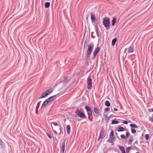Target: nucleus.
<instances>
[{
    "label": "nucleus",
    "instance_id": "nucleus-30",
    "mask_svg": "<svg viewBox=\"0 0 153 153\" xmlns=\"http://www.w3.org/2000/svg\"><path fill=\"white\" fill-rule=\"evenodd\" d=\"M114 136V131L113 130H112L110 133V134L109 137Z\"/></svg>",
    "mask_w": 153,
    "mask_h": 153
},
{
    "label": "nucleus",
    "instance_id": "nucleus-42",
    "mask_svg": "<svg viewBox=\"0 0 153 153\" xmlns=\"http://www.w3.org/2000/svg\"><path fill=\"white\" fill-rule=\"evenodd\" d=\"M112 137L114 140V141L116 139V137L114 136H112Z\"/></svg>",
    "mask_w": 153,
    "mask_h": 153
},
{
    "label": "nucleus",
    "instance_id": "nucleus-21",
    "mask_svg": "<svg viewBox=\"0 0 153 153\" xmlns=\"http://www.w3.org/2000/svg\"><path fill=\"white\" fill-rule=\"evenodd\" d=\"M117 21V19L116 18H113V20L111 21L112 25L114 26Z\"/></svg>",
    "mask_w": 153,
    "mask_h": 153
},
{
    "label": "nucleus",
    "instance_id": "nucleus-57",
    "mask_svg": "<svg viewBox=\"0 0 153 153\" xmlns=\"http://www.w3.org/2000/svg\"><path fill=\"white\" fill-rule=\"evenodd\" d=\"M93 33H91V34H92Z\"/></svg>",
    "mask_w": 153,
    "mask_h": 153
},
{
    "label": "nucleus",
    "instance_id": "nucleus-45",
    "mask_svg": "<svg viewBox=\"0 0 153 153\" xmlns=\"http://www.w3.org/2000/svg\"><path fill=\"white\" fill-rule=\"evenodd\" d=\"M105 120H108L109 119V118H108V117L107 116H105Z\"/></svg>",
    "mask_w": 153,
    "mask_h": 153
},
{
    "label": "nucleus",
    "instance_id": "nucleus-40",
    "mask_svg": "<svg viewBox=\"0 0 153 153\" xmlns=\"http://www.w3.org/2000/svg\"><path fill=\"white\" fill-rule=\"evenodd\" d=\"M52 129L53 130V132L56 134H57V132L55 130H54L53 129V127L52 126Z\"/></svg>",
    "mask_w": 153,
    "mask_h": 153
},
{
    "label": "nucleus",
    "instance_id": "nucleus-34",
    "mask_svg": "<svg viewBox=\"0 0 153 153\" xmlns=\"http://www.w3.org/2000/svg\"><path fill=\"white\" fill-rule=\"evenodd\" d=\"M0 140H1L0 142V146L1 147H2L3 145L4 144V143L1 140V139H0Z\"/></svg>",
    "mask_w": 153,
    "mask_h": 153
},
{
    "label": "nucleus",
    "instance_id": "nucleus-28",
    "mask_svg": "<svg viewBox=\"0 0 153 153\" xmlns=\"http://www.w3.org/2000/svg\"><path fill=\"white\" fill-rule=\"evenodd\" d=\"M131 148V147H128L126 149V153H128Z\"/></svg>",
    "mask_w": 153,
    "mask_h": 153
},
{
    "label": "nucleus",
    "instance_id": "nucleus-48",
    "mask_svg": "<svg viewBox=\"0 0 153 153\" xmlns=\"http://www.w3.org/2000/svg\"><path fill=\"white\" fill-rule=\"evenodd\" d=\"M127 50V48H126L125 50H124V53H125L126 52V51Z\"/></svg>",
    "mask_w": 153,
    "mask_h": 153
},
{
    "label": "nucleus",
    "instance_id": "nucleus-11",
    "mask_svg": "<svg viewBox=\"0 0 153 153\" xmlns=\"http://www.w3.org/2000/svg\"><path fill=\"white\" fill-rule=\"evenodd\" d=\"M56 98V95H54L49 97L46 99L49 102L53 101Z\"/></svg>",
    "mask_w": 153,
    "mask_h": 153
},
{
    "label": "nucleus",
    "instance_id": "nucleus-2",
    "mask_svg": "<svg viewBox=\"0 0 153 153\" xmlns=\"http://www.w3.org/2000/svg\"><path fill=\"white\" fill-rule=\"evenodd\" d=\"M102 23L106 30H108L110 29V20L108 17H105L103 18Z\"/></svg>",
    "mask_w": 153,
    "mask_h": 153
},
{
    "label": "nucleus",
    "instance_id": "nucleus-32",
    "mask_svg": "<svg viewBox=\"0 0 153 153\" xmlns=\"http://www.w3.org/2000/svg\"><path fill=\"white\" fill-rule=\"evenodd\" d=\"M149 135L148 134H146L145 135V138L146 140H147L149 139Z\"/></svg>",
    "mask_w": 153,
    "mask_h": 153
},
{
    "label": "nucleus",
    "instance_id": "nucleus-17",
    "mask_svg": "<svg viewBox=\"0 0 153 153\" xmlns=\"http://www.w3.org/2000/svg\"><path fill=\"white\" fill-rule=\"evenodd\" d=\"M130 127L132 128H138V127L137 126V125L134 124H131L130 125Z\"/></svg>",
    "mask_w": 153,
    "mask_h": 153
},
{
    "label": "nucleus",
    "instance_id": "nucleus-39",
    "mask_svg": "<svg viewBox=\"0 0 153 153\" xmlns=\"http://www.w3.org/2000/svg\"><path fill=\"white\" fill-rule=\"evenodd\" d=\"M126 137H128L129 134V133L128 132H126Z\"/></svg>",
    "mask_w": 153,
    "mask_h": 153
},
{
    "label": "nucleus",
    "instance_id": "nucleus-6",
    "mask_svg": "<svg viewBox=\"0 0 153 153\" xmlns=\"http://www.w3.org/2000/svg\"><path fill=\"white\" fill-rule=\"evenodd\" d=\"M85 109L86 110L88 115V116L92 115V110L88 106H85Z\"/></svg>",
    "mask_w": 153,
    "mask_h": 153
},
{
    "label": "nucleus",
    "instance_id": "nucleus-51",
    "mask_svg": "<svg viewBox=\"0 0 153 153\" xmlns=\"http://www.w3.org/2000/svg\"><path fill=\"white\" fill-rule=\"evenodd\" d=\"M131 144V142H129V141L128 142V144Z\"/></svg>",
    "mask_w": 153,
    "mask_h": 153
},
{
    "label": "nucleus",
    "instance_id": "nucleus-10",
    "mask_svg": "<svg viewBox=\"0 0 153 153\" xmlns=\"http://www.w3.org/2000/svg\"><path fill=\"white\" fill-rule=\"evenodd\" d=\"M134 46L133 45H131L128 48V51L129 53H132L134 51Z\"/></svg>",
    "mask_w": 153,
    "mask_h": 153
},
{
    "label": "nucleus",
    "instance_id": "nucleus-56",
    "mask_svg": "<svg viewBox=\"0 0 153 153\" xmlns=\"http://www.w3.org/2000/svg\"><path fill=\"white\" fill-rule=\"evenodd\" d=\"M152 111L153 112V108H152Z\"/></svg>",
    "mask_w": 153,
    "mask_h": 153
},
{
    "label": "nucleus",
    "instance_id": "nucleus-52",
    "mask_svg": "<svg viewBox=\"0 0 153 153\" xmlns=\"http://www.w3.org/2000/svg\"><path fill=\"white\" fill-rule=\"evenodd\" d=\"M40 103L39 102L38 103H37V105H39H39H40Z\"/></svg>",
    "mask_w": 153,
    "mask_h": 153
},
{
    "label": "nucleus",
    "instance_id": "nucleus-44",
    "mask_svg": "<svg viewBox=\"0 0 153 153\" xmlns=\"http://www.w3.org/2000/svg\"><path fill=\"white\" fill-rule=\"evenodd\" d=\"M88 43V41L87 40H86L84 44L86 45V44H87Z\"/></svg>",
    "mask_w": 153,
    "mask_h": 153
},
{
    "label": "nucleus",
    "instance_id": "nucleus-22",
    "mask_svg": "<svg viewBox=\"0 0 153 153\" xmlns=\"http://www.w3.org/2000/svg\"><path fill=\"white\" fill-rule=\"evenodd\" d=\"M118 147L120 150L122 151V153L125 151V148L124 147L120 146H119Z\"/></svg>",
    "mask_w": 153,
    "mask_h": 153
},
{
    "label": "nucleus",
    "instance_id": "nucleus-15",
    "mask_svg": "<svg viewBox=\"0 0 153 153\" xmlns=\"http://www.w3.org/2000/svg\"><path fill=\"white\" fill-rule=\"evenodd\" d=\"M94 111L95 113L97 114H99L98 115H99L100 112L98 108L97 107H94Z\"/></svg>",
    "mask_w": 153,
    "mask_h": 153
},
{
    "label": "nucleus",
    "instance_id": "nucleus-25",
    "mask_svg": "<svg viewBox=\"0 0 153 153\" xmlns=\"http://www.w3.org/2000/svg\"><path fill=\"white\" fill-rule=\"evenodd\" d=\"M118 123L119 122L118 121L115 120H113L111 122V124H116Z\"/></svg>",
    "mask_w": 153,
    "mask_h": 153
},
{
    "label": "nucleus",
    "instance_id": "nucleus-13",
    "mask_svg": "<svg viewBox=\"0 0 153 153\" xmlns=\"http://www.w3.org/2000/svg\"><path fill=\"white\" fill-rule=\"evenodd\" d=\"M47 96V94L46 93L45 91L42 94L41 96L39 98H38V99L44 98L46 97Z\"/></svg>",
    "mask_w": 153,
    "mask_h": 153
},
{
    "label": "nucleus",
    "instance_id": "nucleus-47",
    "mask_svg": "<svg viewBox=\"0 0 153 153\" xmlns=\"http://www.w3.org/2000/svg\"><path fill=\"white\" fill-rule=\"evenodd\" d=\"M114 111H118V109H117V108H114Z\"/></svg>",
    "mask_w": 153,
    "mask_h": 153
},
{
    "label": "nucleus",
    "instance_id": "nucleus-4",
    "mask_svg": "<svg viewBox=\"0 0 153 153\" xmlns=\"http://www.w3.org/2000/svg\"><path fill=\"white\" fill-rule=\"evenodd\" d=\"M88 88L89 90H91L92 87V80L91 77L89 76L87 79Z\"/></svg>",
    "mask_w": 153,
    "mask_h": 153
},
{
    "label": "nucleus",
    "instance_id": "nucleus-5",
    "mask_svg": "<svg viewBox=\"0 0 153 153\" xmlns=\"http://www.w3.org/2000/svg\"><path fill=\"white\" fill-rule=\"evenodd\" d=\"M100 49V47H97L95 49L93 52L94 56L93 58V59H95Z\"/></svg>",
    "mask_w": 153,
    "mask_h": 153
},
{
    "label": "nucleus",
    "instance_id": "nucleus-43",
    "mask_svg": "<svg viewBox=\"0 0 153 153\" xmlns=\"http://www.w3.org/2000/svg\"><path fill=\"white\" fill-rule=\"evenodd\" d=\"M64 79L65 80H66L67 79L68 77L66 76H65L64 77Z\"/></svg>",
    "mask_w": 153,
    "mask_h": 153
},
{
    "label": "nucleus",
    "instance_id": "nucleus-7",
    "mask_svg": "<svg viewBox=\"0 0 153 153\" xmlns=\"http://www.w3.org/2000/svg\"><path fill=\"white\" fill-rule=\"evenodd\" d=\"M104 132V130L103 128L101 129L100 135L98 139V140H99L100 139H102L103 137V133Z\"/></svg>",
    "mask_w": 153,
    "mask_h": 153
},
{
    "label": "nucleus",
    "instance_id": "nucleus-46",
    "mask_svg": "<svg viewBox=\"0 0 153 153\" xmlns=\"http://www.w3.org/2000/svg\"><path fill=\"white\" fill-rule=\"evenodd\" d=\"M86 45L84 44L83 47V49L84 50H85L86 48Z\"/></svg>",
    "mask_w": 153,
    "mask_h": 153
},
{
    "label": "nucleus",
    "instance_id": "nucleus-55",
    "mask_svg": "<svg viewBox=\"0 0 153 153\" xmlns=\"http://www.w3.org/2000/svg\"><path fill=\"white\" fill-rule=\"evenodd\" d=\"M136 153H139V152H136Z\"/></svg>",
    "mask_w": 153,
    "mask_h": 153
},
{
    "label": "nucleus",
    "instance_id": "nucleus-23",
    "mask_svg": "<svg viewBox=\"0 0 153 153\" xmlns=\"http://www.w3.org/2000/svg\"><path fill=\"white\" fill-rule=\"evenodd\" d=\"M50 3L49 2H47L45 3V6L46 8H48L50 6Z\"/></svg>",
    "mask_w": 153,
    "mask_h": 153
},
{
    "label": "nucleus",
    "instance_id": "nucleus-8",
    "mask_svg": "<svg viewBox=\"0 0 153 153\" xmlns=\"http://www.w3.org/2000/svg\"><path fill=\"white\" fill-rule=\"evenodd\" d=\"M91 14V19L92 23H95L96 20V16L95 14L92 13Z\"/></svg>",
    "mask_w": 153,
    "mask_h": 153
},
{
    "label": "nucleus",
    "instance_id": "nucleus-53",
    "mask_svg": "<svg viewBox=\"0 0 153 153\" xmlns=\"http://www.w3.org/2000/svg\"><path fill=\"white\" fill-rule=\"evenodd\" d=\"M135 143H137V141H136Z\"/></svg>",
    "mask_w": 153,
    "mask_h": 153
},
{
    "label": "nucleus",
    "instance_id": "nucleus-54",
    "mask_svg": "<svg viewBox=\"0 0 153 153\" xmlns=\"http://www.w3.org/2000/svg\"><path fill=\"white\" fill-rule=\"evenodd\" d=\"M122 153H126L125 151L122 152Z\"/></svg>",
    "mask_w": 153,
    "mask_h": 153
},
{
    "label": "nucleus",
    "instance_id": "nucleus-26",
    "mask_svg": "<svg viewBox=\"0 0 153 153\" xmlns=\"http://www.w3.org/2000/svg\"><path fill=\"white\" fill-rule=\"evenodd\" d=\"M105 105L108 107H109L110 106V103L108 101H106L105 102Z\"/></svg>",
    "mask_w": 153,
    "mask_h": 153
},
{
    "label": "nucleus",
    "instance_id": "nucleus-19",
    "mask_svg": "<svg viewBox=\"0 0 153 153\" xmlns=\"http://www.w3.org/2000/svg\"><path fill=\"white\" fill-rule=\"evenodd\" d=\"M117 40V38H114L112 39L111 42V45L112 46H114L115 45Z\"/></svg>",
    "mask_w": 153,
    "mask_h": 153
},
{
    "label": "nucleus",
    "instance_id": "nucleus-33",
    "mask_svg": "<svg viewBox=\"0 0 153 153\" xmlns=\"http://www.w3.org/2000/svg\"><path fill=\"white\" fill-rule=\"evenodd\" d=\"M133 136H131L130 138V139L128 140V141H129V142H132L133 140Z\"/></svg>",
    "mask_w": 153,
    "mask_h": 153
},
{
    "label": "nucleus",
    "instance_id": "nucleus-50",
    "mask_svg": "<svg viewBox=\"0 0 153 153\" xmlns=\"http://www.w3.org/2000/svg\"><path fill=\"white\" fill-rule=\"evenodd\" d=\"M110 143H111L112 145L113 146L114 145V143L113 142V141H112V142Z\"/></svg>",
    "mask_w": 153,
    "mask_h": 153
},
{
    "label": "nucleus",
    "instance_id": "nucleus-49",
    "mask_svg": "<svg viewBox=\"0 0 153 153\" xmlns=\"http://www.w3.org/2000/svg\"><path fill=\"white\" fill-rule=\"evenodd\" d=\"M116 135H117V138L119 139H120V138H119V137L117 135V133H116Z\"/></svg>",
    "mask_w": 153,
    "mask_h": 153
},
{
    "label": "nucleus",
    "instance_id": "nucleus-14",
    "mask_svg": "<svg viewBox=\"0 0 153 153\" xmlns=\"http://www.w3.org/2000/svg\"><path fill=\"white\" fill-rule=\"evenodd\" d=\"M125 130V129L124 128L120 126L117 128V131L119 132L124 131Z\"/></svg>",
    "mask_w": 153,
    "mask_h": 153
},
{
    "label": "nucleus",
    "instance_id": "nucleus-20",
    "mask_svg": "<svg viewBox=\"0 0 153 153\" xmlns=\"http://www.w3.org/2000/svg\"><path fill=\"white\" fill-rule=\"evenodd\" d=\"M66 129L68 134H70L71 131V126L70 125L67 126Z\"/></svg>",
    "mask_w": 153,
    "mask_h": 153
},
{
    "label": "nucleus",
    "instance_id": "nucleus-9",
    "mask_svg": "<svg viewBox=\"0 0 153 153\" xmlns=\"http://www.w3.org/2000/svg\"><path fill=\"white\" fill-rule=\"evenodd\" d=\"M66 142V139H64L62 144V153H64L65 150V145Z\"/></svg>",
    "mask_w": 153,
    "mask_h": 153
},
{
    "label": "nucleus",
    "instance_id": "nucleus-37",
    "mask_svg": "<svg viewBox=\"0 0 153 153\" xmlns=\"http://www.w3.org/2000/svg\"><path fill=\"white\" fill-rule=\"evenodd\" d=\"M46 134L47 136L50 138H52V136H51L50 134L48 133H46Z\"/></svg>",
    "mask_w": 153,
    "mask_h": 153
},
{
    "label": "nucleus",
    "instance_id": "nucleus-18",
    "mask_svg": "<svg viewBox=\"0 0 153 153\" xmlns=\"http://www.w3.org/2000/svg\"><path fill=\"white\" fill-rule=\"evenodd\" d=\"M95 30L96 31V32L97 34V36H98V38L100 37V35L98 32V28L97 27V26H95Z\"/></svg>",
    "mask_w": 153,
    "mask_h": 153
},
{
    "label": "nucleus",
    "instance_id": "nucleus-41",
    "mask_svg": "<svg viewBox=\"0 0 153 153\" xmlns=\"http://www.w3.org/2000/svg\"><path fill=\"white\" fill-rule=\"evenodd\" d=\"M110 109V108H107L105 109V111H109Z\"/></svg>",
    "mask_w": 153,
    "mask_h": 153
},
{
    "label": "nucleus",
    "instance_id": "nucleus-16",
    "mask_svg": "<svg viewBox=\"0 0 153 153\" xmlns=\"http://www.w3.org/2000/svg\"><path fill=\"white\" fill-rule=\"evenodd\" d=\"M54 91L53 89H50L48 90H47L45 91V92L48 94V95L49 94H51Z\"/></svg>",
    "mask_w": 153,
    "mask_h": 153
},
{
    "label": "nucleus",
    "instance_id": "nucleus-58",
    "mask_svg": "<svg viewBox=\"0 0 153 153\" xmlns=\"http://www.w3.org/2000/svg\"><path fill=\"white\" fill-rule=\"evenodd\" d=\"M104 153H105V152H104Z\"/></svg>",
    "mask_w": 153,
    "mask_h": 153
},
{
    "label": "nucleus",
    "instance_id": "nucleus-27",
    "mask_svg": "<svg viewBox=\"0 0 153 153\" xmlns=\"http://www.w3.org/2000/svg\"><path fill=\"white\" fill-rule=\"evenodd\" d=\"M107 141L109 143L112 142V141H114V140L112 137H110L108 139Z\"/></svg>",
    "mask_w": 153,
    "mask_h": 153
},
{
    "label": "nucleus",
    "instance_id": "nucleus-24",
    "mask_svg": "<svg viewBox=\"0 0 153 153\" xmlns=\"http://www.w3.org/2000/svg\"><path fill=\"white\" fill-rule=\"evenodd\" d=\"M51 124H53V125H54L55 126H58L59 127V130H60V131H61V127H60V126L57 123H56L54 122H52L51 123Z\"/></svg>",
    "mask_w": 153,
    "mask_h": 153
},
{
    "label": "nucleus",
    "instance_id": "nucleus-31",
    "mask_svg": "<svg viewBox=\"0 0 153 153\" xmlns=\"http://www.w3.org/2000/svg\"><path fill=\"white\" fill-rule=\"evenodd\" d=\"M131 132L133 134H134L136 132V130L134 128H131Z\"/></svg>",
    "mask_w": 153,
    "mask_h": 153
},
{
    "label": "nucleus",
    "instance_id": "nucleus-12",
    "mask_svg": "<svg viewBox=\"0 0 153 153\" xmlns=\"http://www.w3.org/2000/svg\"><path fill=\"white\" fill-rule=\"evenodd\" d=\"M49 102L47 100H45L41 106V108H43L45 107L48 104Z\"/></svg>",
    "mask_w": 153,
    "mask_h": 153
},
{
    "label": "nucleus",
    "instance_id": "nucleus-35",
    "mask_svg": "<svg viewBox=\"0 0 153 153\" xmlns=\"http://www.w3.org/2000/svg\"><path fill=\"white\" fill-rule=\"evenodd\" d=\"M120 137L122 139H125L126 138V136L124 134H122L120 135Z\"/></svg>",
    "mask_w": 153,
    "mask_h": 153
},
{
    "label": "nucleus",
    "instance_id": "nucleus-1",
    "mask_svg": "<svg viewBox=\"0 0 153 153\" xmlns=\"http://www.w3.org/2000/svg\"><path fill=\"white\" fill-rule=\"evenodd\" d=\"M94 46L93 43H91L89 44L88 46L87 52L86 54V58L88 59L90 57Z\"/></svg>",
    "mask_w": 153,
    "mask_h": 153
},
{
    "label": "nucleus",
    "instance_id": "nucleus-3",
    "mask_svg": "<svg viewBox=\"0 0 153 153\" xmlns=\"http://www.w3.org/2000/svg\"><path fill=\"white\" fill-rule=\"evenodd\" d=\"M75 113L80 118L83 119L86 118V116L85 113L82 112L78 109L76 111Z\"/></svg>",
    "mask_w": 153,
    "mask_h": 153
},
{
    "label": "nucleus",
    "instance_id": "nucleus-38",
    "mask_svg": "<svg viewBox=\"0 0 153 153\" xmlns=\"http://www.w3.org/2000/svg\"><path fill=\"white\" fill-rule=\"evenodd\" d=\"M122 123L125 124H127L128 122L126 120H124L122 122Z\"/></svg>",
    "mask_w": 153,
    "mask_h": 153
},
{
    "label": "nucleus",
    "instance_id": "nucleus-36",
    "mask_svg": "<svg viewBox=\"0 0 153 153\" xmlns=\"http://www.w3.org/2000/svg\"><path fill=\"white\" fill-rule=\"evenodd\" d=\"M39 108V105H37L36 108V113L37 114H38V109Z\"/></svg>",
    "mask_w": 153,
    "mask_h": 153
},
{
    "label": "nucleus",
    "instance_id": "nucleus-29",
    "mask_svg": "<svg viewBox=\"0 0 153 153\" xmlns=\"http://www.w3.org/2000/svg\"><path fill=\"white\" fill-rule=\"evenodd\" d=\"M149 120L153 123V114L151 117H149Z\"/></svg>",
    "mask_w": 153,
    "mask_h": 153
}]
</instances>
